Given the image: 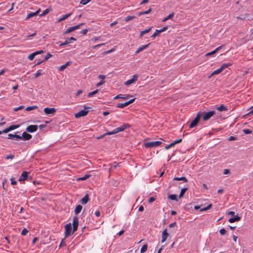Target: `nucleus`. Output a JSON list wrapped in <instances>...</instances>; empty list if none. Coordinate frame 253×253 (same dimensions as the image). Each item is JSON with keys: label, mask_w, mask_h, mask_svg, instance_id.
<instances>
[{"label": "nucleus", "mask_w": 253, "mask_h": 253, "mask_svg": "<svg viewBox=\"0 0 253 253\" xmlns=\"http://www.w3.org/2000/svg\"><path fill=\"white\" fill-rule=\"evenodd\" d=\"M161 143L162 142L160 141H150L144 143V145L146 148H149L158 147Z\"/></svg>", "instance_id": "2"}, {"label": "nucleus", "mask_w": 253, "mask_h": 253, "mask_svg": "<svg viewBox=\"0 0 253 253\" xmlns=\"http://www.w3.org/2000/svg\"><path fill=\"white\" fill-rule=\"evenodd\" d=\"M9 127L10 128V130L11 131L18 128L19 127V125H11Z\"/></svg>", "instance_id": "42"}, {"label": "nucleus", "mask_w": 253, "mask_h": 253, "mask_svg": "<svg viewBox=\"0 0 253 253\" xmlns=\"http://www.w3.org/2000/svg\"><path fill=\"white\" fill-rule=\"evenodd\" d=\"M219 233L221 235H224L226 233V230L224 228H221L219 230Z\"/></svg>", "instance_id": "56"}, {"label": "nucleus", "mask_w": 253, "mask_h": 253, "mask_svg": "<svg viewBox=\"0 0 253 253\" xmlns=\"http://www.w3.org/2000/svg\"><path fill=\"white\" fill-rule=\"evenodd\" d=\"M168 29V26H166L164 27H163L162 29L160 30H158L159 33H162L165 31H166Z\"/></svg>", "instance_id": "48"}, {"label": "nucleus", "mask_w": 253, "mask_h": 253, "mask_svg": "<svg viewBox=\"0 0 253 253\" xmlns=\"http://www.w3.org/2000/svg\"><path fill=\"white\" fill-rule=\"evenodd\" d=\"M90 177V175L89 174H85L84 176L83 177H79L77 179L78 181H83L85 180L88 178Z\"/></svg>", "instance_id": "30"}, {"label": "nucleus", "mask_w": 253, "mask_h": 253, "mask_svg": "<svg viewBox=\"0 0 253 253\" xmlns=\"http://www.w3.org/2000/svg\"><path fill=\"white\" fill-rule=\"evenodd\" d=\"M104 81H102L101 80L100 82H99L98 83H97V84H96V86L97 87L99 86L100 85L103 84L104 83Z\"/></svg>", "instance_id": "62"}, {"label": "nucleus", "mask_w": 253, "mask_h": 253, "mask_svg": "<svg viewBox=\"0 0 253 253\" xmlns=\"http://www.w3.org/2000/svg\"><path fill=\"white\" fill-rule=\"evenodd\" d=\"M44 112L46 115L53 114L55 113L56 109L54 108H44Z\"/></svg>", "instance_id": "11"}, {"label": "nucleus", "mask_w": 253, "mask_h": 253, "mask_svg": "<svg viewBox=\"0 0 253 253\" xmlns=\"http://www.w3.org/2000/svg\"><path fill=\"white\" fill-rule=\"evenodd\" d=\"M98 92V89H96L92 92H90L87 94V97L89 98L91 97L93 95L96 94Z\"/></svg>", "instance_id": "35"}, {"label": "nucleus", "mask_w": 253, "mask_h": 253, "mask_svg": "<svg viewBox=\"0 0 253 253\" xmlns=\"http://www.w3.org/2000/svg\"><path fill=\"white\" fill-rule=\"evenodd\" d=\"M10 128L9 127H8L7 128L3 129L2 131H1V132H2V133H7L9 131H10Z\"/></svg>", "instance_id": "57"}, {"label": "nucleus", "mask_w": 253, "mask_h": 253, "mask_svg": "<svg viewBox=\"0 0 253 253\" xmlns=\"http://www.w3.org/2000/svg\"><path fill=\"white\" fill-rule=\"evenodd\" d=\"M91 0H81L80 1V3L83 5H85L88 2H89Z\"/></svg>", "instance_id": "43"}, {"label": "nucleus", "mask_w": 253, "mask_h": 253, "mask_svg": "<svg viewBox=\"0 0 253 253\" xmlns=\"http://www.w3.org/2000/svg\"><path fill=\"white\" fill-rule=\"evenodd\" d=\"M211 205H212L211 204L209 205L207 207L201 209L200 211H206L209 210L211 208Z\"/></svg>", "instance_id": "45"}, {"label": "nucleus", "mask_w": 253, "mask_h": 253, "mask_svg": "<svg viewBox=\"0 0 253 253\" xmlns=\"http://www.w3.org/2000/svg\"><path fill=\"white\" fill-rule=\"evenodd\" d=\"M72 14V13H68V14L63 15L61 18H59L58 20V22H61L63 20L66 19L67 18L69 17Z\"/></svg>", "instance_id": "23"}, {"label": "nucleus", "mask_w": 253, "mask_h": 253, "mask_svg": "<svg viewBox=\"0 0 253 253\" xmlns=\"http://www.w3.org/2000/svg\"><path fill=\"white\" fill-rule=\"evenodd\" d=\"M151 30V28H149V29H147L144 31H141L140 33V37H142L143 35H144L145 34H146V33H148V32H149Z\"/></svg>", "instance_id": "34"}, {"label": "nucleus", "mask_w": 253, "mask_h": 253, "mask_svg": "<svg viewBox=\"0 0 253 253\" xmlns=\"http://www.w3.org/2000/svg\"><path fill=\"white\" fill-rule=\"evenodd\" d=\"M129 97L130 95H126L125 96H123L122 94H118L114 98V99H122L123 100H127L129 98Z\"/></svg>", "instance_id": "17"}, {"label": "nucleus", "mask_w": 253, "mask_h": 253, "mask_svg": "<svg viewBox=\"0 0 253 253\" xmlns=\"http://www.w3.org/2000/svg\"><path fill=\"white\" fill-rule=\"evenodd\" d=\"M49 12V10L48 9H46L45 10H44L42 13V14H41L40 15V16L41 17H42V16H43L44 15H45L46 14H48V12Z\"/></svg>", "instance_id": "40"}, {"label": "nucleus", "mask_w": 253, "mask_h": 253, "mask_svg": "<svg viewBox=\"0 0 253 253\" xmlns=\"http://www.w3.org/2000/svg\"><path fill=\"white\" fill-rule=\"evenodd\" d=\"M24 108V106H20L18 107H16V108H13V110L15 112L16 111H18L20 110H21V109H23Z\"/></svg>", "instance_id": "55"}, {"label": "nucleus", "mask_w": 253, "mask_h": 253, "mask_svg": "<svg viewBox=\"0 0 253 253\" xmlns=\"http://www.w3.org/2000/svg\"><path fill=\"white\" fill-rule=\"evenodd\" d=\"M88 111L86 110H82L75 114L76 118H79L81 117H84L87 115Z\"/></svg>", "instance_id": "9"}, {"label": "nucleus", "mask_w": 253, "mask_h": 253, "mask_svg": "<svg viewBox=\"0 0 253 253\" xmlns=\"http://www.w3.org/2000/svg\"><path fill=\"white\" fill-rule=\"evenodd\" d=\"M230 65H231L230 64L223 63L220 68L223 71L224 69H225L226 68L228 67Z\"/></svg>", "instance_id": "41"}, {"label": "nucleus", "mask_w": 253, "mask_h": 253, "mask_svg": "<svg viewBox=\"0 0 253 253\" xmlns=\"http://www.w3.org/2000/svg\"><path fill=\"white\" fill-rule=\"evenodd\" d=\"M169 235L168 233L167 232V229H165L163 232H162V243L165 242L168 237H169Z\"/></svg>", "instance_id": "13"}, {"label": "nucleus", "mask_w": 253, "mask_h": 253, "mask_svg": "<svg viewBox=\"0 0 253 253\" xmlns=\"http://www.w3.org/2000/svg\"><path fill=\"white\" fill-rule=\"evenodd\" d=\"M168 197L169 199H170L171 200H174L176 201H178L177 196L175 194L169 195Z\"/></svg>", "instance_id": "32"}, {"label": "nucleus", "mask_w": 253, "mask_h": 253, "mask_svg": "<svg viewBox=\"0 0 253 253\" xmlns=\"http://www.w3.org/2000/svg\"><path fill=\"white\" fill-rule=\"evenodd\" d=\"M79 225V218L77 216L73 217V231L72 233L76 231L78 229Z\"/></svg>", "instance_id": "6"}, {"label": "nucleus", "mask_w": 253, "mask_h": 253, "mask_svg": "<svg viewBox=\"0 0 253 253\" xmlns=\"http://www.w3.org/2000/svg\"><path fill=\"white\" fill-rule=\"evenodd\" d=\"M159 32L158 30H156L154 34L151 36V38H155L156 36H157L159 34Z\"/></svg>", "instance_id": "49"}, {"label": "nucleus", "mask_w": 253, "mask_h": 253, "mask_svg": "<svg viewBox=\"0 0 253 253\" xmlns=\"http://www.w3.org/2000/svg\"><path fill=\"white\" fill-rule=\"evenodd\" d=\"M138 76L137 75H134L133 76L132 78L130 80H128L127 81L125 82L124 84L126 86H129L131 84L134 83L136 82L138 79Z\"/></svg>", "instance_id": "8"}, {"label": "nucleus", "mask_w": 253, "mask_h": 253, "mask_svg": "<svg viewBox=\"0 0 253 253\" xmlns=\"http://www.w3.org/2000/svg\"><path fill=\"white\" fill-rule=\"evenodd\" d=\"M135 99V98H133L130 99V100H129V101H128L127 102H126L125 103H118L117 104V107L118 108H125V107L128 106L130 104L133 103Z\"/></svg>", "instance_id": "7"}, {"label": "nucleus", "mask_w": 253, "mask_h": 253, "mask_svg": "<svg viewBox=\"0 0 253 253\" xmlns=\"http://www.w3.org/2000/svg\"><path fill=\"white\" fill-rule=\"evenodd\" d=\"M7 138L8 139H21V136L16 134V133L14 134L9 133L8 134Z\"/></svg>", "instance_id": "16"}, {"label": "nucleus", "mask_w": 253, "mask_h": 253, "mask_svg": "<svg viewBox=\"0 0 253 253\" xmlns=\"http://www.w3.org/2000/svg\"><path fill=\"white\" fill-rule=\"evenodd\" d=\"M216 109L220 112L226 111L228 110L227 108L223 104L220 105V106L217 107Z\"/></svg>", "instance_id": "22"}, {"label": "nucleus", "mask_w": 253, "mask_h": 253, "mask_svg": "<svg viewBox=\"0 0 253 253\" xmlns=\"http://www.w3.org/2000/svg\"><path fill=\"white\" fill-rule=\"evenodd\" d=\"M98 78L103 81L105 79L106 77L104 75H100L98 76Z\"/></svg>", "instance_id": "64"}, {"label": "nucleus", "mask_w": 253, "mask_h": 253, "mask_svg": "<svg viewBox=\"0 0 253 253\" xmlns=\"http://www.w3.org/2000/svg\"><path fill=\"white\" fill-rule=\"evenodd\" d=\"M182 141V139L180 138L177 140H175L173 142L169 144V145L166 147V149H169L171 147L174 146L175 144L179 143Z\"/></svg>", "instance_id": "15"}, {"label": "nucleus", "mask_w": 253, "mask_h": 253, "mask_svg": "<svg viewBox=\"0 0 253 253\" xmlns=\"http://www.w3.org/2000/svg\"><path fill=\"white\" fill-rule=\"evenodd\" d=\"M147 248H148V246H147V245L145 244V245H144L141 250H140V253H144L145 252H146L147 250Z\"/></svg>", "instance_id": "37"}, {"label": "nucleus", "mask_w": 253, "mask_h": 253, "mask_svg": "<svg viewBox=\"0 0 253 253\" xmlns=\"http://www.w3.org/2000/svg\"><path fill=\"white\" fill-rule=\"evenodd\" d=\"M84 25V23H81L78 25H76V26H75L73 27L75 28V30H76L79 29L82 25Z\"/></svg>", "instance_id": "54"}, {"label": "nucleus", "mask_w": 253, "mask_h": 253, "mask_svg": "<svg viewBox=\"0 0 253 253\" xmlns=\"http://www.w3.org/2000/svg\"><path fill=\"white\" fill-rule=\"evenodd\" d=\"M236 139V138L233 136H231L228 138V140L230 141L235 140Z\"/></svg>", "instance_id": "59"}, {"label": "nucleus", "mask_w": 253, "mask_h": 253, "mask_svg": "<svg viewBox=\"0 0 253 253\" xmlns=\"http://www.w3.org/2000/svg\"><path fill=\"white\" fill-rule=\"evenodd\" d=\"M32 135L26 132H24L22 135L21 136V139L24 140H29L32 138Z\"/></svg>", "instance_id": "14"}, {"label": "nucleus", "mask_w": 253, "mask_h": 253, "mask_svg": "<svg viewBox=\"0 0 253 253\" xmlns=\"http://www.w3.org/2000/svg\"><path fill=\"white\" fill-rule=\"evenodd\" d=\"M216 52H215V50H214L210 52H208L206 54V56H211V55H212L215 53H216Z\"/></svg>", "instance_id": "53"}, {"label": "nucleus", "mask_w": 253, "mask_h": 253, "mask_svg": "<svg viewBox=\"0 0 253 253\" xmlns=\"http://www.w3.org/2000/svg\"><path fill=\"white\" fill-rule=\"evenodd\" d=\"M129 127V125L127 124H124L122 126L115 128L113 131L108 132L99 137H97L98 139L103 138L105 136L107 135H112L117 133L120 132H122L125 130L126 128Z\"/></svg>", "instance_id": "1"}, {"label": "nucleus", "mask_w": 253, "mask_h": 253, "mask_svg": "<svg viewBox=\"0 0 253 253\" xmlns=\"http://www.w3.org/2000/svg\"><path fill=\"white\" fill-rule=\"evenodd\" d=\"M14 156L13 155H12V154H9V155H7L6 157H5V159L8 160V159H14Z\"/></svg>", "instance_id": "52"}, {"label": "nucleus", "mask_w": 253, "mask_h": 253, "mask_svg": "<svg viewBox=\"0 0 253 253\" xmlns=\"http://www.w3.org/2000/svg\"><path fill=\"white\" fill-rule=\"evenodd\" d=\"M241 219V217L238 215H236L234 217L229 218L228 220L230 223H233L235 221H239Z\"/></svg>", "instance_id": "20"}, {"label": "nucleus", "mask_w": 253, "mask_h": 253, "mask_svg": "<svg viewBox=\"0 0 253 253\" xmlns=\"http://www.w3.org/2000/svg\"><path fill=\"white\" fill-rule=\"evenodd\" d=\"M87 32H88V30L87 29H84V30H83L81 32V34L84 35H86L87 34Z\"/></svg>", "instance_id": "60"}, {"label": "nucleus", "mask_w": 253, "mask_h": 253, "mask_svg": "<svg viewBox=\"0 0 253 253\" xmlns=\"http://www.w3.org/2000/svg\"><path fill=\"white\" fill-rule=\"evenodd\" d=\"M236 18L239 19L243 20L246 18V16L245 15H240L239 16H237Z\"/></svg>", "instance_id": "61"}, {"label": "nucleus", "mask_w": 253, "mask_h": 253, "mask_svg": "<svg viewBox=\"0 0 253 253\" xmlns=\"http://www.w3.org/2000/svg\"><path fill=\"white\" fill-rule=\"evenodd\" d=\"M38 130V126L37 125H30L26 128V130L29 132H34Z\"/></svg>", "instance_id": "10"}, {"label": "nucleus", "mask_w": 253, "mask_h": 253, "mask_svg": "<svg viewBox=\"0 0 253 253\" xmlns=\"http://www.w3.org/2000/svg\"><path fill=\"white\" fill-rule=\"evenodd\" d=\"M173 180H177V181H183L185 182L188 181L187 179L185 177H174L173 178Z\"/></svg>", "instance_id": "27"}, {"label": "nucleus", "mask_w": 253, "mask_h": 253, "mask_svg": "<svg viewBox=\"0 0 253 253\" xmlns=\"http://www.w3.org/2000/svg\"><path fill=\"white\" fill-rule=\"evenodd\" d=\"M10 180H11V183L12 185H14L16 184L17 182L15 180V178H11Z\"/></svg>", "instance_id": "58"}, {"label": "nucleus", "mask_w": 253, "mask_h": 253, "mask_svg": "<svg viewBox=\"0 0 253 253\" xmlns=\"http://www.w3.org/2000/svg\"><path fill=\"white\" fill-rule=\"evenodd\" d=\"M201 117V115L200 113H198L197 114L196 117L195 119L191 122V123L189 124V128H193L195 127L198 123L200 118Z\"/></svg>", "instance_id": "4"}, {"label": "nucleus", "mask_w": 253, "mask_h": 253, "mask_svg": "<svg viewBox=\"0 0 253 253\" xmlns=\"http://www.w3.org/2000/svg\"><path fill=\"white\" fill-rule=\"evenodd\" d=\"M215 114V111H211L207 113H203V119L204 121H208Z\"/></svg>", "instance_id": "3"}, {"label": "nucleus", "mask_w": 253, "mask_h": 253, "mask_svg": "<svg viewBox=\"0 0 253 253\" xmlns=\"http://www.w3.org/2000/svg\"><path fill=\"white\" fill-rule=\"evenodd\" d=\"M243 132L246 134H251L252 132V130L249 129H244Z\"/></svg>", "instance_id": "44"}, {"label": "nucleus", "mask_w": 253, "mask_h": 253, "mask_svg": "<svg viewBox=\"0 0 253 253\" xmlns=\"http://www.w3.org/2000/svg\"><path fill=\"white\" fill-rule=\"evenodd\" d=\"M52 56V55L51 54H50V53H48V54L44 57V61L47 60L48 59H49Z\"/></svg>", "instance_id": "46"}, {"label": "nucleus", "mask_w": 253, "mask_h": 253, "mask_svg": "<svg viewBox=\"0 0 253 253\" xmlns=\"http://www.w3.org/2000/svg\"><path fill=\"white\" fill-rule=\"evenodd\" d=\"M70 64H71V62L70 61H68L65 64L61 66L59 68L58 70L59 71H63V70H64L66 68V67L70 65Z\"/></svg>", "instance_id": "21"}, {"label": "nucleus", "mask_w": 253, "mask_h": 253, "mask_svg": "<svg viewBox=\"0 0 253 253\" xmlns=\"http://www.w3.org/2000/svg\"><path fill=\"white\" fill-rule=\"evenodd\" d=\"M135 18V17H134V16H127V17H126V19H125V21H126V22H127V21H130V20H131L133 19V18Z\"/></svg>", "instance_id": "50"}, {"label": "nucleus", "mask_w": 253, "mask_h": 253, "mask_svg": "<svg viewBox=\"0 0 253 253\" xmlns=\"http://www.w3.org/2000/svg\"><path fill=\"white\" fill-rule=\"evenodd\" d=\"M74 31H75V28H74V27H70L67 30L66 33H69Z\"/></svg>", "instance_id": "47"}, {"label": "nucleus", "mask_w": 253, "mask_h": 253, "mask_svg": "<svg viewBox=\"0 0 253 253\" xmlns=\"http://www.w3.org/2000/svg\"><path fill=\"white\" fill-rule=\"evenodd\" d=\"M82 208H83V207L81 205H78L75 210V214L78 215L81 211Z\"/></svg>", "instance_id": "25"}, {"label": "nucleus", "mask_w": 253, "mask_h": 253, "mask_svg": "<svg viewBox=\"0 0 253 253\" xmlns=\"http://www.w3.org/2000/svg\"><path fill=\"white\" fill-rule=\"evenodd\" d=\"M35 56H36L35 53L33 52V53L30 54L28 56V59H29L31 61V60H33L34 59Z\"/></svg>", "instance_id": "39"}, {"label": "nucleus", "mask_w": 253, "mask_h": 253, "mask_svg": "<svg viewBox=\"0 0 253 253\" xmlns=\"http://www.w3.org/2000/svg\"><path fill=\"white\" fill-rule=\"evenodd\" d=\"M28 233V230L26 229V228H24L22 231V232H21V234L22 235H26L27 233Z\"/></svg>", "instance_id": "51"}, {"label": "nucleus", "mask_w": 253, "mask_h": 253, "mask_svg": "<svg viewBox=\"0 0 253 253\" xmlns=\"http://www.w3.org/2000/svg\"><path fill=\"white\" fill-rule=\"evenodd\" d=\"M152 11V9L151 8H149L148 10L147 11H142V12H140L138 13V15L139 16H141V15H144V14H149Z\"/></svg>", "instance_id": "31"}, {"label": "nucleus", "mask_w": 253, "mask_h": 253, "mask_svg": "<svg viewBox=\"0 0 253 253\" xmlns=\"http://www.w3.org/2000/svg\"><path fill=\"white\" fill-rule=\"evenodd\" d=\"M89 200L88 196L87 194L85 195L81 200V203L83 204H86Z\"/></svg>", "instance_id": "24"}, {"label": "nucleus", "mask_w": 253, "mask_h": 253, "mask_svg": "<svg viewBox=\"0 0 253 253\" xmlns=\"http://www.w3.org/2000/svg\"><path fill=\"white\" fill-rule=\"evenodd\" d=\"M71 42L69 41V39H67L64 42H62V43H61L59 44V46L60 47H63V46H65L66 45L71 43Z\"/></svg>", "instance_id": "36"}, {"label": "nucleus", "mask_w": 253, "mask_h": 253, "mask_svg": "<svg viewBox=\"0 0 253 253\" xmlns=\"http://www.w3.org/2000/svg\"><path fill=\"white\" fill-rule=\"evenodd\" d=\"M40 10H40V9H38V10L36 12H32V13H29V14L27 15V17L26 18V20H27V19H29V18H30L32 17H33V16H36V15H37L39 13V12H40Z\"/></svg>", "instance_id": "18"}, {"label": "nucleus", "mask_w": 253, "mask_h": 253, "mask_svg": "<svg viewBox=\"0 0 253 253\" xmlns=\"http://www.w3.org/2000/svg\"><path fill=\"white\" fill-rule=\"evenodd\" d=\"M174 13L172 12L170 14H169L168 16H167L166 17H165L163 20V22H165L169 19H171L174 16Z\"/></svg>", "instance_id": "28"}, {"label": "nucleus", "mask_w": 253, "mask_h": 253, "mask_svg": "<svg viewBox=\"0 0 253 253\" xmlns=\"http://www.w3.org/2000/svg\"><path fill=\"white\" fill-rule=\"evenodd\" d=\"M222 71V70L220 68L216 69V70L214 71L213 72L209 77V78H210L212 76L220 73Z\"/></svg>", "instance_id": "26"}, {"label": "nucleus", "mask_w": 253, "mask_h": 253, "mask_svg": "<svg viewBox=\"0 0 253 253\" xmlns=\"http://www.w3.org/2000/svg\"><path fill=\"white\" fill-rule=\"evenodd\" d=\"M29 172L27 171H24L22 173L20 177H19L18 180L19 181H22L26 180L28 176Z\"/></svg>", "instance_id": "12"}, {"label": "nucleus", "mask_w": 253, "mask_h": 253, "mask_svg": "<svg viewBox=\"0 0 253 253\" xmlns=\"http://www.w3.org/2000/svg\"><path fill=\"white\" fill-rule=\"evenodd\" d=\"M42 70H39L37 71V72L35 74H33L32 75V76H33V78H38V77H39L40 76L42 75Z\"/></svg>", "instance_id": "29"}, {"label": "nucleus", "mask_w": 253, "mask_h": 253, "mask_svg": "<svg viewBox=\"0 0 253 253\" xmlns=\"http://www.w3.org/2000/svg\"><path fill=\"white\" fill-rule=\"evenodd\" d=\"M149 44H147L144 45L143 46H140L139 47H138L137 48V49L136 50V51H135V54H138V53H139L143 50L145 49L147 47H148Z\"/></svg>", "instance_id": "19"}, {"label": "nucleus", "mask_w": 253, "mask_h": 253, "mask_svg": "<svg viewBox=\"0 0 253 253\" xmlns=\"http://www.w3.org/2000/svg\"><path fill=\"white\" fill-rule=\"evenodd\" d=\"M230 173V171L229 170H228V169H224V171H223V173L224 174H228Z\"/></svg>", "instance_id": "63"}, {"label": "nucleus", "mask_w": 253, "mask_h": 253, "mask_svg": "<svg viewBox=\"0 0 253 253\" xmlns=\"http://www.w3.org/2000/svg\"><path fill=\"white\" fill-rule=\"evenodd\" d=\"M37 108H38V107L37 106H29V107H27L25 109V110L27 111H29L33 110H34L35 109H37Z\"/></svg>", "instance_id": "38"}, {"label": "nucleus", "mask_w": 253, "mask_h": 253, "mask_svg": "<svg viewBox=\"0 0 253 253\" xmlns=\"http://www.w3.org/2000/svg\"><path fill=\"white\" fill-rule=\"evenodd\" d=\"M187 188H183L181 189L180 194L179 195V198H180L183 197L185 192L187 191Z\"/></svg>", "instance_id": "33"}, {"label": "nucleus", "mask_w": 253, "mask_h": 253, "mask_svg": "<svg viewBox=\"0 0 253 253\" xmlns=\"http://www.w3.org/2000/svg\"><path fill=\"white\" fill-rule=\"evenodd\" d=\"M65 237L66 238L68 236L71 235L73 233L72 232V225L71 223H68L65 225Z\"/></svg>", "instance_id": "5"}]
</instances>
